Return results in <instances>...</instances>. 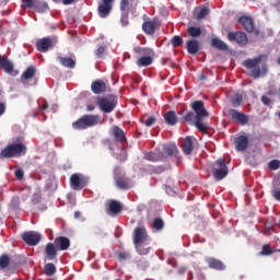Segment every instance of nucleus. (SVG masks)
Instances as JSON below:
<instances>
[{
    "label": "nucleus",
    "mask_w": 280,
    "mask_h": 280,
    "mask_svg": "<svg viewBox=\"0 0 280 280\" xmlns=\"http://www.w3.org/2000/svg\"><path fill=\"white\" fill-rule=\"evenodd\" d=\"M80 215H82V213L80 211H75L74 212V218L75 220H78V218H80Z\"/></svg>",
    "instance_id": "obj_61"
},
{
    "label": "nucleus",
    "mask_w": 280,
    "mask_h": 280,
    "mask_svg": "<svg viewBox=\"0 0 280 280\" xmlns=\"http://www.w3.org/2000/svg\"><path fill=\"white\" fill-rule=\"evenodd\" d=\"M92 92L95 93V95H100L106 91V83L102 80L93 81L91 84Z\"/></svg>",
    "instance_id": "obj_23"
},
{
    "label": "nucleus",
    "mask_w": 280,
    "mask_h": 280,
    "mask_svg": "<svg viewBox=\"0 0 280 280\" xmlns=\"http://www.w3.org/2000/svg\"><path fill=\"white\" fill-rule=\"evenodd\" d=\"M164 153L167 156H174L178 154V147H176V144H167L164 147Z\"/></svg>",
    "instance_id": "obj_36"
},
{
    "label": "nucleus",
    "mask_w": 280,
    "mask_h": 280,
    "mask_svg": "<svg viewBox=\"0 0 280 280\" xmlns=\"http://www.w3.org/2000/svg\"><path fill=\"white\" fill-rule=\"evenodd\" d=\"M186 49L191 56H196L200 51V43L196 39H190L186 42Z\"/></svg>",
    "instance_id": "obj_21"
},
{
    "label": "nucleus",
    "mask_w": 280,
    "mask_h": 280,
    "mask_svg": "<svg viewBox=\"0 0 280 280\" xmlns=\"http://www.w3.org/2000/svg\"><path fill=\"white\" fill-rule=\"evenodd\" d=\"M113 1L115 0H102L98 4L97 12L101 19H106L113 12Z\"/></svg>",
    "instance_id": "obj_14"
},
{
    "label": "nucleus",
    "mask_w": 280,
    "mask_h": 280,
    "mask_svg": "<svg viewBox=\"0 0 280 280\" xmlns=\"http://www.w3.org/2000/svg\"><path fill=\"white\" fill-rule=\"evenodd\" d=\"M120 156L122 158H119V161H126V159H128V155L126 154V152L120 153Z\"/></svg>",
    "instance_id": "obj_60"
},
{
    "label": "nucleus",
    "mask_w": 280,
    "mask_h": 280,
    "mask_svg": "<svg viewBox=\"0 0 280 280\" xmlns=\"http://www.w3.org/2000/svg\"><path fill=\"white\" fill-rule=\"evenodd\" d=\"M71 3H75V0H63V5H71Z\"/></svg>",
    "instance_id": "obj_58"
},
{
    "label": "nucleus",
    "mask_w": 280,
    "mask_h": 280,
    "mask_svg": "<svg viewBox=\"0 0 280 280\" xmlns=\"http://www.w3.org/2000/svg\"><path fill=\"white\" fill-rule=\"evenodd\" d=\"M0 68L3 69L5 73H12L14 71V65L8 57L0 56Z\"/></svg>",
    "instance_id": "obj_25"
},
{
    "label": "nucleus",
    "mask_w": 280,
    "mask_h": 280,
    "mask_svg": "<svg viewBox=\"0 0 280 280\" xmlns=\"http://www.w3.org/2000/svg\"><path fill=\"white\" fill-rule=\"evenodd\" d=\"M154 62V55H147L138 58L137 66L138 67H150Z\"/></svg>",
    "instance_id": "obj_27"
},
{
    "label": "nucleus",
    "mask_w": 280,
    "mask_h": 280,
    "mask_svg": "<svg viewBox=\"0 0 280 280\" xmlns=\"http://www.w3.org/2000/svg\"><path fill=\"white\" fill-rule=\"evenodd\" d=\"M271 196L272 198H275V200H277L278 202H280V189H273L271 191Z\"/></svg>",
    "instance_id": "obj_50"
},
{
    "label": "nucleus",
    "mask_w": 280,
    "mask_h": 280,
    "mask_svg": "<svg viewBox=\"0 0 280 280\" xmlns=\"http://www.w3.org/2000/svg\"><path fill=\"white\" fill-rule=\"evenodd\" d=\"M3 113H5V104L0 103V117L3 115Z\"/></svg>",
    "instance_id": "obj_57"
},
{
    "label": "nucleus",
    "mask_w": 280,
    "mask_h": 280,
    "mask_svg": "<svg viewBox=\"0 0 280 280\" xmlns=\"http://www.w3.org/2000/svg\"><path fill=\"white\" fill-rule=\"evenodd\" d=\"M207 14H209V8L202 7V8L196 13V19H197V21H202V19H205V16H207Z\"/></svg>",
    "instance_id": "obj_41"
},
{
    "label": "nucleus",
    "mask_w": 280,
    "mask_h": 280,
    "mask_svg": "<svg viewBox=\"0 0 280 280\" xmlns=\"http://www.w3.org/2000/svg\"><path fill=\"white\" fill-rule=\"evenodd\" d=\"M100 124H102V118L100 115L88 114L72 122V128L74 130H86L88 128L100 126Z\"/></svg>",
    "instance_id": "obj_2"
},
{
    "label": "nucleus",
    "mask_w": 280,
    "mask_h": 280,
    "mask_svg": "<svg viewBox=\"0 0 280 280\" xmlns=\"http://www.w3.org/2000/svg\"><path fill=\"white\" fill-rule=\"evenodd\" d=\"M112 135L118 141V143H126V132H124V129L114 126L112 128Z\"/></svg>",
    "instance_id": "obj_22"
},
{
    "label": "nucleus",
    "mask_w": 280,
    "mask_h": 280,
    "mask_svg": "<svg viewBox=\"0 0 280 280\" xmlns=\"http://www.w3.org/2000/svg\"><path fill=\"white\" fill-rule=\"evenodd\" d=\"M86 110H88V113H91V112L95 110V105H93V104H88V105H86Z\"/></svg>",
    "instance_id": "obj_56"
},
{
    "label": "nucleus",
    "mask_w": 280,
    "mask_h": 280,
    "mask_svg": "<svg viewBox=\"0 0 280 280\" xmlns=\"http://www.w3.org/2000/svg\"><path fill=\"white\" fill-rule=\"evenodd\" d=\"M180 148L184 154H186V156H189V154L194 152V138L187 136L185 140L182 142Z\"/></svg>",
    "instance_id": "obj_19"
},
{
    "label": "nucleus",
    "mask_w": 280,
    "mask_h": 280,
    "mask_svg": "<svg viewBox=\"0 0 280 280\" xmlns=\"http://www.w3.org/2000/svg\"><path fill=\"white\" fill-rule=\"evenodd\" d=\"M114 183L121 191H127L131 187L130 179L119 172L114 173Z\"/></svg>",
    "instance_id": "obj_9"
},
{
    "label": "nucleus",
    "mask_w": 280,
    "mask_h": 280,
    "mask_svg": "<svg viewBox=\"0 0 280 280\" xmlns=\"http://www.w3.org/2000/svg\"><path fill=\"white\" fill-rule=\"evenodd\" d=\"M65 0H54L55 3H63Z\"/></svg>",
    "instance_id": "obj_62"
},
{
    "label": "nucleus",
    "mask_w": 280,
    "mask_h": 280,
    "mask_svg": "<svg viewBox=\"0 0 280 280\" xmlns=\"http://www.w3.org/2000/svg\"><path fill=\"white\" fill-rule=\"evenodd\" d=\"M171 45L172 47H180V45H183V37L175 35L172 39H171Z\"/></svg>",
    "instance_id": "obj_45"
},
{
    "label": "nucleus",
    "mask_w": 280,
    "mask_h": 280,
    "mask_svg": "<svg viewBox=\"0 0 280 280\" xmlns=\"http://www.w3.org/2000/svg\"><path fill=\"white\" fill-rule=\"evenodd\" d=\"M10 266V256L2 255L0 256V270H5Z\"/></svg>",
    "instance_id": "obj_40"
},
{
    "label": "nucleus",
    "mask_w": 280,
    "mask_h": 280,
    "mask_svg": "<svg viewBox=\"0 0 280 280\" xmlns=\"http://www.w3.org/2000/svg\"><path fill=\"white\" fill-rule=\"evenodd\" d=\"M39 108L40 110H47V108H49V104L47 103V101H44L43 103H40Z\"/></svg>",
    "instance_id": "obj_55"
},
{
    "label": "nucleus",
    "mask_w": 280,
    "mask_h": 280,
    "mask_svg": "<svg viewBox=\"0 0 280 280\" xmlns=\"http://www.w3.org/2000/svg\"><path fill=\"white\" fill-rule=\"evenodd\" d=\"M261 60H264V55H259L254 59H246L245 61H243V66H245L246 69H253L250 75L252 78H255V80L268 73V66L262 65L261 69L259 68V63L261 62Z\"/></svg>",
    "instance_id": "obj_3"
},
{
    "label": "nucleus",
    "mask_w": 280,
    "mask_h": 280,
    "mask_svg": "<svg viewBox=\"0 0 280 280\" xmlns=\"http://www.w3.org/2000/svg\"><path fill=\"white\" fill-rule=\"evenodd\" d=\"M235 147L238 152H244L248 148V137L246 136H238L235 139Z\"/></svg>",
    "instance_id": "obj_24"
},
{
    "label": "nucleus",
    "mask_w": 280,
    "mask_h": 280,
    "mask_svg": "<svg viewBox=\"0 0 280 280\" xmlns=\"http://www.w3.org/2000/svg\"><path fill=\"white\" fill-rule=\"evenodd\" d=\"M109 211L114 215H119V212L122 210L121 203L115 199L109 200Z\"/></svg>",
    "instance_id": "obj_31"
},
{
    "label": "nucleus",
    "mask_w": 280,
    "mask_h": 280,
    "mask_svg": "<svg viewBox=\"0 0 280 280\" xmlns=\"http://www.w3.org/2000/svg\"><path fill=\"white\" fill-rule=\"evenodd\" d=\"M89 185V178L80 173H74L70 176V187L75 191L84 189Z\"/></svg>",
    "instance_id": "obj_8"
},
{
    "label": "nucleus",
    "mask_w": 280,
    "mask_h": 280,
    "mask_svg": "<svg viewBox=\"0 0 280 280\" xmlns=\"http://www.w3.org/2000/svg\"><path fill=\"white\" fill-rule=\"evenodd\" d=\"M36 12L43 13V12H47L49 10V4H47V2H43L40 0H37L35 2V9Z\"/></svg>",
    "instance_id": "obj_37"
},
{
    "label": "nucleus",
    "mask_w": 280,
    "mask_h": 280,
    "mask_svg": "<svg viewBox=\"0 0 280 280\" xmlns=\"http://www.w3.org/2000/svg\"><path fill=\"white\" fill-rule=\"evenodd\" d=\"M261 102L262 104H265V106H272V100H270V97L266 95L261 96Z\"/></svg>",
    "instance_id": "obj_49"
},
{
    "label": "nucleus",
    "mask_w": 280,
    "mask_h": 280,
    "mask_svg": "<svg viewBox=\"0 0 280 280\" xmlns=\"http://www.w3.org/2000/svg\"><path fill=\"white\" fill-rule=\"evenodd\" d=\"M138 254L140 255H149L150 254V246H148L145 243H138L133 244Z\"/></svg>",
    "instance_id": "obj_33"
},
{
    "label": "nucleus",
    "mask_w": 280,
    "mask_h": 280,
    "mask_svg": "<svg viewBox=\"0 0 280 280\" xmlns=\"http://www.w3.org/2000/svg\"><path fill=\"white\" fill-rule=\"evenodd\" d=\"M133 52L137 54L138 56H154V49L149 48V47H141V46H136L133 48Z\"/></svg>",
    "instance_id": "obj_30"
},
{
    "label": "nucleus",
    "mask_w": 280,
    "mask_h": 280,
    "mask_svg": "<svg viewBox=\"0 0 280 280\" xmlns=\"http://www.w3.org/2000/svg\"><path fill=\"white\" fill-rule=\"evenodd\" d=\"M36 75V67L31 66L22 73V80H32Z\"/></svg>",
    "instance_id": "obj_34"
},
{
    "label": "nucleus",
    "mask_w": 280,
    "mask_h": 280,
    "mask_svg": "<svg viewBox=\"0 0 280 280\" xmlns=\"http://www.w3.org/2000/svg\"><path fill=\"white\" fill-rule=\"evenodd\" d=\"M229 115L231 120L235 121V124H240V126H246V124H248V115L237 109H230Z\"/></svg>",
    "instance_id": "obj_12"
},
{
    "label": "nucleus",
    "mask_w": 280,
    "mask_h": 280,
    "mask_svg": "<svg viewBox=\"0 0 280 280\" xmlns=\"http://www.w3.org/2000/svg\"><path fill=\"white\" fill-rule=\"evenodd\" d=\"M278 117H279V119H280V112L278 113Z\"/></svg>",
    "instance_id": "obj_64"
},
{
    "label": "nucleus",
    "mask_w": 280,
    "mask_h": 280,
    "mask_svg": "<svg viewBox=\"0 0 280 280\" xmlns=\"http://www.w3.org/2000/svg\"><path fill=\"white\" fill-rule=\"evenodd\" d=\"M104 51H106V47L100 46L96 50L97 58H102V56H104Z\"/></svg>",
    "instance_id": "obj_53"
},
{
    "label": "nucleus",
    "mask_w": 280,
    "mask_h": 280,
    "mask_svg": "<svg viewBox=\"0 0 280 280\" xmlns=\"http://www.w3.org/2000/svg\"><path fill=\"white\" fill-rule=\"evenodd\" d=\"M144 22L142 23V31L147 36H154L156 33V30L161 27V23L159 22V19H152L148 18V15H143Z\"/></svg>",
    "instance_id": "obj_7"
},
{
    "label": "nucleus",
    "mask_w": 280,
    "mask_h": 280,
    "mask_svg": "<svg viewBox=\"0 0 280 280\" xmlns=\"http://www.w3.org/2000/svg\"><path fill=\"white\" fill-rule=\"evenodd\" d=\"M211 46L214 49H219V51H228L229 50V46L226 45V43H224L222 39L214 37L211 39Z\"/></svg>",
    "instance_id": "obj_26"
},
{
    "label": "nucleus",
    "mask_w": 280,
    "mask_h": 280,
    "mask_svg": "<svg viewBox=\"0 0 280 280\" xmlns=\"http://www.w3.org/2000/svg\"><path fill=\"white\" fill-rule=\"evenodd\" d=\"M190 108L192 112H188L183 117V120L186 121V124H192L199 132L207 135L209 127L202 122V119L209 117V112L207 110V107H205V103L200 100L194 101L190 103Z\"/></svg>",
    "instance_id": "obj_1"
},
{
    "label": "nucleus",
    "mask_w": 280,
    "mask_h": 280,
    "mask_svg": "<svg viewBox=\"0 0 280 280\" xmlns=\"http://www.w3.org/2000/svg\"><path fill=\"white\" fill-rule=\"evenodd\" d=\"M206 261L212 270H224L226 266H224V262L218 258L208 257L206 258Z\"/></svg>",
    "instance_id": "obj_20"
},
{
    "label": "nucleus",
    "mask_w": 280,
    "mask_h": 280,
    "mask_svg": "<svg viewBox=\"0 0 280 280\" xmlns=\"http://www.w3.org/2000/svg\"><path fill=\"white\" fill-rule=\"evenodd\" d=\"M238 23L243 25L245 32H248L249 34H253V32H255V24L253 23V19L243 15L238 18ZM256 34H259V32L256 31Z\"/></svg>",
    "instance_id": "obj_16"
},
{
    "label": "nucleus",
    "mask_w": 280,
    "mask_h": 280,
    "mask_svg": "<svg viewBox=\"0 0 280 280\" xmlns=\"http://www.w3.org/2000/svg\"><path fill=\"white\" fill-rule=\"evenodd\" d=\"M164 121L167 124V126H176V124H178V117H176V112H167L164 115Z\"/></svg>",
    "instance_id": "obj_28"
},
{
    "label": "nucleus",
    "mask_w": 280,
    "mask_h": 280,
    "mask_svg": "<svg viewBox=\"0 0 280 280\" xmlns=\"http://www.w3.org/2000/svg\"><path fill=\"white\" fill-rule=\"evenodd\" d=\"M45 255L48 261H54L56 257H58V247H56L55 243H48L45 247Z\"/></svg>",
    "instance_id": "obj_18"
},
{
    "label": "nucleus",
    "mask_w": 280,
    "mask_h": 280,
    "mask_svg": "<svg viewBox=\"0 0 280 280\" xmlns=\"http://www.w3.org/2000/svg\"><path fill=\"white\" fill-rule=\"evenodd\" d=\"M144 159L153 163H159V161L163 160V154L161 152H148L144 154Z\"/></svg>",
    "instance_id": "obj_32"
},
{
    "label": "nucleus",
    "mask_w": 280,
    "mask_h": 280,
    "mask_svg": "<svg viewBox=\"0 0 280 280\" xmlns=\"http://www.w3.org/2000/svg\"><path fill=\"white\" fill-rule=\"evenodd\" d=\"M130 3L132 0H120V11L121 12H130Z\"/></svg>",
    "instance_id": "obj_43"
},
{
    "label": "nucleus",
    "mask_w": 280,
    "mask_h": 280,
    "mask_svg": "<svg viewBox=\"0 0 280 280\" xmlns=\"http://www.w3.org/2000/svg\"><path fill=\"white\" fill-rule=\"evenodd\" d=\"M57 60L62 67H66V69H75V60H73V58L58 57Z\"/></svg>",
    "instance_id": "obj_29"
},
{
    "label": "nucleus",
    "mask_w": 280,
    "mask_h": 280,
    "mask_svg": "<svg viewBox=\"0 0 280 280\" xmlns=\"http://www.w3.org/2000/svg\"><path fill=\"white\" fill-rule=\"evenodd\" d=\"M50 47H54V42L49 37H44L36 43L37 51H40L42 54L49 51Z\"/></svg>",
    "instance_id": "obj_15"
},
{
    "label": "nucleus",
    "mask_w": 280,
    "mask_h": 280,
    "mask_svg": "<svg viewBox=\"0 0 280 280\" xmlns=\"http://www.w3.org/2000/svg\"><path fill=\"white\" fill-rule=\"evenodd\" d=\"M150 236L145 226H138L133 231V244H145Z\"/></svg>",
    "instance_id": "obj_11"
},
{
    "label": "nucleus",
    "mask_w": 280,
    "mask_h": 280,
    "mask_svg": "<svg viewBox=\"0 0 280 280\" xmlns=\"http://www.w3.org/2000/svg\"><path fill=\"white\" fill-rule=\"evenodd\" d=\"M22 240L27 246H37L40 243V235L37 232L28 231L22 234Z\"/></svg>",
    "instance_id": "obj_13"
},
{
    "label": "nucleus",
    "mask_w": 280,
    "mask_h": 280,
    "mask_svg": "<svg viewBox=\"0 0 280 280\" xmlns=\"http://www.w3.org/2000/svg\"><path fill=\"white\" fill-rule=\"evenodd\" d=\"M4 1V3H8V1H10V0H3Z\"/></svg>",
    "instance_id": "obj_63"
},
{
    "label": "nucleus",
    "mask_w": 280,
    "mask_h": 280,
    "mask_svg": "<svg viewBox=\"0 0 280 280\" xmlns=\"http://www.w3.org/2000/svg\"><path fill=\"white\" fill-rule=\"evenodd\" d=\"M187 34L191 36V38H198L202 34V28L196 26H189L187 28Z\"/></svg>",
    "instance_id": "obj_38"
},
{
    "label": "nucleus",
    "mask_w": 280,
    "mask_h": 280,
    "mask_svg": "<svg viewBox=\"0 0 280 280\" xmlns=\"http://www.w3.org/2000/svg\"><path fill=\"white\" fill-rule=\"evenodd\" d=\"M130 257V254L128 252H122L118 254L119 261H124V259H128Z\"/></svg>",
    "instance_id": "obj_51"
},
{
    "label": "nucleus",
    "mask_w": 280,
    "mask_h": 280,
    "mask_svg": "<svg viewBox=\"0 0 280 280\" xmlns=\"http://www.w3.org/2000/svg\"><path fill=\"white\" fill-rule=\"evenodd\" d=\"M243 101H244V97L242 96V94H235L232 97V106H234V108H237V106H242Z\"/></svg>",
    "instance_id": "obj_42"
},
{
    "label": "nucleus",
    "mask_w": 280,
    "mask_h": 280,
    "mask_svg": "<svg viewBox=\"0 0 280 280\" xmlns=\"http://www.w3.org/2000/svg\"><path fill=\"white\" fill-rule=\"evenodd\" d=\"M151 226L155 231H163V229H165V222L161 218H155L153 219Z\"/></svg>",
    "instance_id": "obj_35"
},
{
    "label": "nucleus",
    "mask_w": 280,
    "mask_h": 280,
    "mask_svg": "<svg viewBox=\"0 0 280 280\" xmlns=\"http://www.w3.org/2000/svg\"><path fill=\"white\" fill-rule=\"evenodd\" d=\"M25 152H27V147L23 142L11 143L0 152V156L2 159H13V156H21Z\"/></svg>",
    "instance_id": "obj_4"
},
{
    "label": "nucleus",
    "mask_w": 280,
    "mask_h": 280,
    "mask_svg": "<svg viewBox=\"0 0 280 280\" xmlns=\"http://www.w3.org/2000/svg\"><path fill=\"white\" fill-rule=\"evenodd\" d=\"M96 104L102 113H113L117 107V97L115 96H98Z\"/></svg>",
    "instance_id": "obj_5"
},
{
    "label": "nucleus",
    "mask_w": 280,
    "mask_h": 280,
    "mask_svg": "<svg viewBox=\"0 0 280 280\" xmlns=\"http://www.w3.org/2000/svg\"><path fill=\"white\" fill-rule=\"evenodd\" d=\"M272 253H275V252L272 250V248H270V245L265 244V245H262V249L259 253V255L261 257H264V256L272 255Z\"/></svg>",
    "instance_id": "obj_46"
},
{
    "label": "nucleus",
    "mask_w": 280,
    "mask_h": 280,
    "mask_svg": "<svg viewBox=\"0 0 280 280\" xmlns=\"http://www.w3.org/2000/svg\"><path fill=\"white\" fill-rule=\"evenodd\" d=\"M212 176L215 180H222L229 176V166H226L225 159H219L214 162V167L212 168Z\"/></svg>",
    "instance_id": "obj_6"
},
{
    "label": "nucleus",
    "mask_w": 280,
    "mask_h": 280,
    "mask_svg": "<svg viewBox=\"0 0 280 280\" xmlns=\"http://www.w3.org/2000/svg\"><path fill=\"white\" fill-rule=\"evenodd\" d=\"M228 40H230V43H237V45L244 47V45H248V35L244 32H230L228 34Z\"/></svg>",
    "instance_id": "obj_10"
},
{
    "label": "nucleus",
    "mask_w": 280,
    "mask_h": 280,
    "mask_svg": "<svg viewBox=\"0 0 280 280\" xmlns=\"http://www.w3.org/2000/svg\"><path fill=\"white\" fill-rule=\"evenodd\" d=\"M54 244L58 250H69L71 241L66 236H58L55 238Z\"/></svg>",
    "instance_id": "obj_17"
},
{
    "label": "nucleus",
    "mask_w": 280,
    "mask_h": 280,
    "mask_svg": "<svg viewBox=\"0 0 280 280\" xmlns=\"http://www.w3.org/2000/svg\"><path fill=\"white\" fill-rule=\"evenodd\" d=\"M185 272H187V268L182 267L178 269V275H185Z\"/></svg>",
    "instance_id": "obj_59"
},
{
    "label": "nucleus",
    "mask_w": 280,
    "mask_h": 280,
    "mask_svg": "<svg viewBox=\"0 0 280 280\" xmlns=\"http://www.w3.org/2000/svg\"><path fill=\"white\" fill-rule=\"evenodd\" d=\"M269 170H279L280 167V161L279 160H272L268 164Z\"/></svg>",
    "instance_id": "obj_48"
},
{
    "label": "nucleus",
    "mask_w": 280,
    "mask_h": 280,
    "mask_svg": "<svg viewBox=\"0 0 280 280\" xmlns=\"http://www.w3.org/2000/svg\"><path fill=\"white\" fill-rule=\"evenodd\" d=\"M142 124L150 128L151 126H154V124H156V118L154 116H151L147 120H142Z\"/></svg>",
    "instance_id": "obj_47"
},
{
    "label": "nucleus",
    "mask_w": 280,
    "mask_h": 280,
    "mask_svg": "<svg viewBox=\"0 0 280 280\" xmlns=\"http://www.w3.org/2000/svg\"><path fill=\"white\" fill-rule=\"evenodd\" d=\"M23 176H25V174L23 173V170L18 168L15 171V177L18 178V180H23Z\"/></svg>",
    "instance_id": "obj_52"
},
{
    "label": "nucleus",
    "mask_w": 280,
    "mask_h": 280,
    "mask_svg": "<svg viewBox=\"0 0 280 280\" xmlns=\"http://www.w3.org/2000/svg\"><path fill=\"white\" fill-rule=\"evenodd\" d=\"M44 272L46 277H54L56 275V265L48 262L44 267Z\"/></svg>",
    "instance_id": "obj_39"
},
{
    "label": "nucleus",
    "mask_w": 280,
    "mask_h": 280,
    "mask_svg": "<svg viewBox=\"0 0 280 280\" xmlns=\"http://www.w3.org/2000/svg\"><path fill=\"white\" fill-rule=\"evenodd\" d=\"M128 12H121V23L122 25H128Z\"/></svg>",
    "instance_id": "obj_54"
},
{
    "label": "nucleus",
    "mask_w": 280,
    "mask_h": 280,
    "mask_svg": "<svg viewBox=\"0 0 280 280\" xmlns=\"http://www.w3.org/2000/svg\"><path fill=\"white\" fill-rule=\"evenodd\" d=\"M36 1L37 0H22L21 7L34 10L36 8Z\"/></svg>",
    "instance_id": "obj_44"
}]
</instances>
